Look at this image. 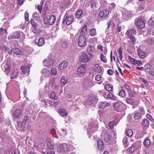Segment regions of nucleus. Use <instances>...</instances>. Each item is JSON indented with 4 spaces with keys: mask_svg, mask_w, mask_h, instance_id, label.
Returning a JSON list of instances; mask_svg holds the SVG:
<instances>
[{
    "mask_svg": "<svg viewBox=\"0 0 154 154\" xmlns=\"http://www.w3.org/2000/svg\"><path fill=\"white\" fill-rule=\"evenodd\" d=\"M67 79L64 76H63L61 79V85L62 86H64L66 83Z\"/></svg>",
    "mask_w": 154,
    "mask_h": 154,
    "instance_id": "nucleus-38",
    "label": "nucleus"
},
{
    "mask_svg": "<svg viewBox=\"0 0 154 154\" xmlns=\"http://www.w3.org/2000/svg\"><path fill=\"white\" fill-rule=\"evenodd\" d=\"M93 71L95 72L100 73L102 72V69L98 64H96L95 65Z\"/></svg>",
    "mask_w": 154,
    "mask_h": 154,
    "instance_id": "nucleus-20",
    "label": "nucleus"
},
{
    "mask_svg": "<svg viewBox=\"0 0 154 154\" xmlns=\"http://www.w3.org/2000/svg\"><path fill=\"white\" fill-rule=\"evenodd\" d=\"M55 20V17L54 15H52L50 16L49 18L48 23L50 25H52L54 23Z\"/></svg>",
    "mask_w": 154,
    "mask_h": 154,
    "instance_id": "nucleus-21",
    "label": "nucleus"
},
{
    "mask_svg": "<svg viewBox=\"0 0 154 154\" xmlns=\"http://www.w3.org/2000/svg\"><path fill=\"white\" fill-rule=\"evenodd\" d=\"M141 124L144 127H148L149 125V122L146 119H143L141 121Z\"/></svg>",
    "mask_w": 154,
    "mask_h": 154,
    "instance_id": "nucleus-31",
    "label": "nucleus"
},
{
    "mask_svg": "<svg viewBox=\"0 0 154 154\" xmlns=\"http://www.w3.org/2000/svg\"><path fill=\"white\" fill-rule=\"evenodd\" d=\"M115 124V121H112L109 122L108 124V126L110 128L113 129Z\"/></svg>",
    "mask_w": 154,
    "mask_h": 154,
    "instance_id": "nucleus-47",
    "label": "nucleus"
},
{
    "mask_svg": "<svg viewBox=\"0 0 154 154\" xmlns=\"http://www.w3.org/2000/svg\"><path fill=\"white\" fill-rule=\"evenodd\" d=\"M20 36L19 32L17 31H15L12 33L8 36V39L10 40L12 39H17L19 38Z\"/></svg>",
    "mask_w": 154,
    "mask_h": 154,
    "instance_id": "nucleus-11",
    "label": "nucleus"
},
{
    "mask_svg": "<svg viewBox=\"0 0 154 154\" xmlns=\"http://www.w3.org/2000/svg\"><path fill=\"white\" fill-rule=\"evenodd\" d=\"M119 95L123 98H125L126 97V93L123 90H122L119 92Z\"/></svg>",
    "mask_w": 154,
    "mask_h": 154,
    "instance_id": "nucleus-40",
    "label": "nucleus"
},
{
    "mask_svg": "<svg viewBox=\"0 0 154 154\" xmlns=\"http://www.w3.org/2000/svg\"><path fill=\"white\" fill-rule=\"evenodd\" d=\"M126 135L129 137H131L133 134V131L131 129H128L126 132Z\"/></svg>",
    "mask_w": 154,
    "mask_h": 154,
    "instance_id": "nucleus-41",
    "label": "nucleus"
},
{
    "mask_svg": "<svg viewBox=\"0 0 154 154\" xmlns=\"http://www.w3.org/2000/svg\"><path fill=\"white\" fill-rule=\"evenodd\" d=\"M50 98L53 100H57L58 99V97L55 95V93L53 91L51 92Z\"/></svg>",
    "mask_w": 154,
    "mask_h": 154,
    "instance_id": "nucleus-36",
    "label": "nucleus"
},
{
    "mask_svg": "<svg viewBox=\"0 0 154 154\" xmlns=\"http://www.w3.org/2000/svg\"><path fill=\"white\" fill-rule=\"evenodd\" d=\"M74 17L73 15H68L67 14H66L63 20L62 23H64L66 22L67 25H69L73 21Z\"/></svg>",
    "mask_w": 154,
    "mask_h": 154,
    "instance_id": "nucleus-2",
    "label": "nucleus"
},
{
    "mask_svg": "<svg viewBox=\"0 0 154 154\" xmlns=\"http://www.w3.org/2000/svg\"><path fill=\"white\" fill-rule=\"evenodd\" d=\"M49 72L48 70L45 69H43L41 71V73L43 74H47Z\"/></svg>",
    "mask_w": 154,
    "mask_h": 154,
    "instance_id": "nucleus-58",
    "label": "nucleus"
},
{
    "mask_svg": "<svg viewBox=\"0 0 154 154\" xmlns=\"http://www.w3.org/2000/svg\"><path fill=\"white\" fill-rule=\"evenodd\" d=\"M11 51L13 52L14 54L16 55H21L22 54V52L18 48H13Z\"/></svg>",
    "mask_w": 154,
    "mask_h": 154,
    "instance_id": "nucleus-22",
    "label": "nucleus"
},
{
    "mask_svg": "<svg viewBox=\"0 0 154 154\" xmlns=\"http://www.w3.org/2000/svg\"><path fill=\"white\" fill-rule=\"evenodd\" d=\"M22 112L20 109L15 110L13 114V117L14 119H19L22 116Z\"/></svg>",
    "mask_w": 154,
    "mask_h": 154,
    "instance_id": "nucleus-9",
    "label": "nucleus"
},
{
    "mask_svg": "<svg viewBox=\"0 0 154 154\" xmlns=\"http://www.w3.org/2000/svg\"><path fill=\"white\" fill-rule=\"evenodd\" d=\"M134 118L135 120L140 119L141 118V115L140 113L136 112L134 115Z\"/></svg>",
    "mask_w": 154,
    "mask_h": 154,
    "instance_id": "nucleus-34",
    "label": "nucleus"
},
{
    "mask_svg": "<svg viewBox=\"0 0 154 154\" xmlns=\"http://www.w3.org/2000/svg\"><path fill=\"white\" fill-rule=\"evenodd\" d=\"M126 102L128 104L132 105L134 103V100L131 97L128 98L126 99Z\"/></svg>",
    "mask_w": 154,
    "mask_h": 154,
    "instance_id": "nucleus-42",
    "label": "nucleus"
},
{
    "mask_svg": "<svg viewBox=\"0 0 154 154\" xmlns=\"http://www.w3.org/2000/svg\"><path fill=\"white\" fill-rule=\"evenodd\" d=\"M95 79L97 81H100L101 79V76L100 75H97L95 76Z\"/></svg>",
    "mask_w": 154,
    "mask_h": 154,
    "instance_id": "nucleus-63",
    "label": "nucleus"
},
{
    "mask_svg": "<svg viewBox=\"0 0 154 154\" xmlns=\"http://www.w3.org/2000/svg\"><path fill=\"white\" fill-rule=\"evenodd\" d=\"M94 83L90 79H85L82 84L83 87L86 89L94 86Z\"/></svg>",
    "mask_w": 154,
    "mask_h": 154,
    "instance_id": "nucleus-1",
    "label": "nucleus"
},
{
    "mask_svg": "<svg viewBox=\"0 0 154 154\" xmlns=\"http://www.w3.org/2000/svg\"><path fill=\"white\" fill-rule=\"evenodd\" d=\"M136 31L135 29H129L127 31L125 35L129 37L136 34Z\"/></svg>",
    "mask_w": 154,
    "mask_h": 154,
    "instance_id": "nucleus-15",
    "label": "nucleus"
},
{
    "mask_svg": "<svg viewBox=\"0 0 154 154\" xmlns=\"http://www.w3.org/2000/svg\"><path fill=\"white\" fill-rule=\"evenodd\" d=\"M123 16L125 17L126 18L128 19L129 17L130 16V14L128 13V11H126L124 14H123Z\"/></svg>",
    "mask_w": 154,
    "mask_h": 154,
    "instance_id": "nucleus-60",
    "label": "nucleus"
},
{
    "mask_svg": "<svg viewBox=\"0 0 154 154\" xmlns=\"http://www.w3.org/2000/svg\"><path fill=\"white\" fill-rule=\"evenodd\" d=\"M122 49L121 48H119L117 50L118 54H119V58L121 60H122L123 57L122 51Z\"/></svg>",
    "mask_w": 154,
    "mask_h": 154,
    "instance_id": "nucleus-39",
    "label": "nucleus"
},
{
    "mask_svg": "<svg viewBox=\"0 0 154 154\" xmlns=\"http://www.w3.org/2000/svg\"><path fill=\"white\" fill-rule=\"evenodd\" d=\"M54 60L51 59L48 57L47 58L45 59L43 61L44 65L47 66L48 68L51 66L52 65L54 64Z\"/></svg>",
    "mask_w": 154,
    "mask_h": 154,
    "instance_id": "nucleus-10",
    "label": "nucleus"
},
{
    "mask_svg": "<svg viewBox=\"0 0 154 154\" xmlns=\"http://www.w3.org/2000/svg\"><path fill=\"white\" fill-rule=\"evenodd\" d=\"M129 38L130 39L131 41L132 42H133L134 44L135 43V42H136V40L134 36H131L129 37Z\"/></svg>",
    "mask_w": 154,
    "mask_h": 154,
    "instance_id": "nucleus-55",
    "label": "nucleus"
},
{
    "mask_svg": "<svg viewBox=\"0 0 154 154\" xmlns=\"http://www.w3.org/2000/svg\"><path fill=\"white\" fill-rule=\"evenodd\" d=\"M150 141L149 139H146L144 140L143 145L145 147H148L150 146Z\"/></svg>",
    "mask_w": 154,
    "mask_h": 154,
    "instance_id": "nucleus-30",
    "label": "nucleus"
},
{
    "mask_svg": "<svg viewBox=\"0 0 154 154\" xmlns=\"http://www.w3.org/2000/svg\"><path fill=\"white\" fill-rule=\"evenodd\" d=\"M50 83L51 85L52 84L51 86L53 89L57 90L59 88V86L56 85L54 80L52 79L50 81Z\"/></svg>",
    "mask_w": 154,
    "mask_h": 154,
    "instance_id": "nucleus-25",
    "label": "nucleus"
},
{
    "mask_svg": "<svg viewBox=\"0 0 154 154\" xmlns=\"http://www.w3.org/2000/svg\"><path fill=\"white\" fill-rule=\"evenodd\" d=\"M134 24L137 28L143 29L145 26L144 21L141 19H137L135 20Z\"/></svg>",
    "mask_w": 154,
    "mask_h": 154,
    "instance_id": "nucleus-4",
    "label": "nucleus"
},
{
    "mask_svg": "<svg viewBox=\"0 0 154 154\" xmlns=\"http://www.w3.org/2000/svg\"><path fill=\"white\" fill-rule=\"evenodd\" d=\"M104 139L106 142H108L109 143H112L115 142V139L112 137L111 134H109L107 137H105Z\"/></svg>",
    "mask_w": 154,
    "mask_h": 154,
    "instance_id": "nucleus-14",
    "label": "nucleus"
},
{
    "mask_svg": "<svg viewBox=\"0 0 154 154\" xmlns=\"http://www.w3.org/2000/svg\"><path fill=\"white\" fill-rule=\"evenodd\" d=\"M89 129L90 131L94 132L97 129V126L96 124H91L89 126Z\"/></svg>",
    "mask_w": 154,
    "mask_h": 154,
    "instance_id": "nucleus-17",
    "label": "nucleus"
},
{
    "mask_svg": "<svg viewBox=\"0 0 154 154\" xmlns=\"http://www.w3.org/2000/svg\"><path fill=\"white\" fill-rule=\"evenodd\" d=\"M59 112L62 116H66L68 115V113L65 109H60L59 110Z\"/></svg>",
    "mask_w": 154,
    "mask_h": 154,
    "instance_id": "nucleus-37",
    "label": "nucleus"
},
{
    "mask_svg": "<svg viewBox=\"0 0 154 154\" xmlns=\"http://www.w3.org/2000/svg\"><path fill=\"white\" fill-rule=\"evenodd\" d=\"M86 39L85 37L83 35H80L79 37L78 44L80 47H83L86 44Z\"/></svg>",
    "mask_w": 154,
    "mask_h": 154,
    "instance_id": "nucleus-3",
    "label": "nucleus"
},
{
    "mask_svg": "<svg viewBox=\"0 0 154 154\" xmlns=\"http://www.w3.org/2000/svg\"><path fill=\"white\" fill-rule=\"evenodd\" d=\"M152 66L149 63L146 64L144 66V71L154 76V72L152 71Z\"/></svg>",
    "mask_w": 154,
    "mask_h": 154,
    "instance_id": "nucleus-8",
    "label": "nucleus"
},
{
    "mask_svg": "<svg viewBox=\"0 0 154 154\" xmlns=\"http://www.w3.org/2000/svg\"><path fill=\"white\" fill-rule=\"evenodd\" d=\"M116 97L114 95L111 93H109V94L107 95L106 97V99L107 100L111 99V100H115Z\"/></svg>",
    "mask_w": 154,
    "mask_h": 154,
    "instance_id": "nucleus-27",
    "label": "nucleus"
},
{
    "mask_svg": "<svg viewBox=\"0 0 154 154\" xmlns=\"http://www.w3.org/2000/svg\"><path fill=\"white\" fill-rule=\"evenodd\" d=\"M146 118L149 120H150L152 122H153L154 121V119L150 115L146 114Z\"/></svg>",
    "mask_w": 154,
    "mask_h": 154,
    "instance_id": "nucleus-56",
    "label": "nucleus"
},
{
    "mask_svg": "<svg viewBox=\"0 0 154 154\" xmlns=\"http://www.w3.org/2000/svg\"><path fill=\"white\" fill-rule=\"evenodd\" d=\"M67 63L65 61H62L59 65L58 68L60 70L66 68L67 66Z\"/></svg>",
    "mask_w": 154,
    "mask_h": 154,
    "instance_id": "nucleus-18",
    "label": "nucleus"
},
{
    "mask_svg": "<svg viewBox=\"0 0 154 154\" xmlns=\"http://www.w3.org/2000/svg\"><path fill=\"white\" fill-rule=\"evenodd\" d=\"M116 5L115 4L113 3L111 4L110 6H109V9L110 10H112L114 9Z\"/></svg>",
    "mask_w": 154,
    "mask_h": 154,
    "instance_id": "nucleus-62",
    "label": "nucleus"
},
{
    "mask_svg": "<svg viewBox=\"0 0 154 154\" xmlns=\"http://www.w3.org/2000/svg\"><path fill=\"white\" fill-rule=\"evenodd\" d=\"M6 32L7 30L6 29L1 28L0 29V36H3L4 34H6Z\"/></svg>",
    "mask_w": 154,
    "mask_h": 154,
    "instance_id": "nucleus-48",
    "label": "nucleus"
},
{
    "mask_svg": "<svg viewBox=\"0 0 154 154\" xmlns=\"http://www.w3.org/2000/svg\"><path fill=\"white\" fill-rule=\"evenodd\" d=\"M154 23V22L152 18H150L148 22V24L149 26H152Z\"/></svg>",
    "mask_w": 154,
    "mask_h": 154,
    "instance_id": "nucleus-61",
    "label": "nucleus"
},
{
    "mask_svg": "<svg viewBox=\"0 0 154 154\" xmlns=\"http://www.w3.org/2000/svg\"><path fill=\"white\" fill-rule=\"evenodd\" d=\"M138 54L140 58L141 59L144 58L146 56V54L143 51H142L140 48L137 49Z\"/></svg>",
    "mask_w": 154,
    "mask_h": 154,
    "instance_id": "nucleus-16",
    "label": "nucleus"
},
{
    "mask_svg": "<svg viewBox=\"0 0 154 154\" xmlns=\"http://www.w3.org/2000/svg\"><path fill=\"white\" fill-rule=\"evenodd\" d=\"M68 149V146L66 144H59L57 146L56 150L58 152L67 151Z\"/></svg>",
    "mask_w": 154,
    "mask_h": 154,
    "instance_id": "nucleus-6",
    "label": "nucleus"
},
{
    "mask_svg": "<svg viewBox=\"0 0 154 154\" xmlns=\"http://www.w3.org/2000/svg\"><path fill=\"white\" fill-rule=\"evenodd\" d=\"M45 44L44 38H40L38 40V46L41 47L43 45Z\"/></svg>",
    "mask_w": 154,
    "mask_h": 154,
    "instance_id": "nucleus-26",
    "label": "nucleus"
},
{
    "mask_svg": "<svg viewBox=\"0 0 154 154\" xmlns=\"http://www.w3.org/2000/svg\"><path fill=\"white\" fill-rule=\"evenodd\" d=\"M3 69H5V71H9L10 69V67L9 64L6 63L3 66Z\"/></svg>",
    "mask_w": 154,
    "mask_h": 154,
    "instance_id": "nucleus-51",
    "label": "nucleus"
},
{
    "mask_svg": "<svg viewBox=\"0 0 154 154\" xmlns=\"http://www.w3.org/2000/svg\"><path fill=\"white\" fill-rule=\"evenodd\" d=\"M146 42L148 44L152 45L154 43V40L153 38H149L146 40Z\"/></svg>",
    "mask_w": 154,
    "mask_h": 154,
    "instance_id": "nucleus-44",
    "label": "nucleus"
},
{
    "mask_svg": "<svg viewBox=\"0 0 154 154\" xmlns=\"http://www.w3.org/2000/svg\"><path fill=\"white\" fill-rule=\"evenodd\" d=\"M105 89L109 91H112L113 90V87L112 86L111 84H106L105 86Z\"/></svg>",
    "mask_w": 154,
    "mask_h": 154,
    "instance_id": "nucleus-33",
    "label": "nucleus"
},
{
    "mask_svg": "<svg viewBox=\"0 0 154 154\" xmlns=\"http://www.w3.org/2000/svg\"><path fill=\"white\" fill-rule=\"evenodd\" d=\"M134 149V146H132L131 147L129 148L128 149V151L129 152V153H131L133 152Z\"/></svg>",
    "mask_w": 154,
    "mask_h": 154,
    "instance_id": "nucleus-57",
    "label": "nucleus"
},
{
    "mask_svg": "<svg viewBox=\"0 0 154 154\" xmlns=\"http://www.w3.org/2000/svg\"><path fill=\"white\" fill-rule=\"evenodd\" d=\"M89 34L91 36H95L97 34V32L95 28L91 29L89 31Z\"/></svg>",
    "mask_w": 154,
    "mask_h": 154,
    "instance_id": "nucleus-32",
    "label": "nucleus"
},
{
    "mask_svg": "<svg viewBox=\"0 0 154 154\" xmlns=\"http://www.w3.org/2000/svg\"><path fill=\"white\" fill-rule=\"evenodd\" d=\"M28 119V117L27 116L24 117L22 121H19L18 122V125L21 126L22 125H25Z\"/></svg>",
    "mask_w": 154,
    "mask_h": 154,
    "instance_id": "nucleus-23",
    "label": "nucleus"
},
{
    "mask_svg": "<svg viewBox=\"0 0 154 154\" xmlns=\"http://www.w3.org/2000/svg\"><path fill=\"white\" fill-rule=\"evenodd\" d=\"M79 60L82 62L86 63L90 60V58L87 54L84 53L80 56Z\"/></svg>",
    "mask_w": 154,
    "mask_h": 154,
    "instance_id": "nucleus-13",
    "label": "nucleus"
},
{
    "mask_svg": "<svg viewBox=\"0 0 154 154\" xmlns=\"http://www.w3.org/2000/svg\"><path fill=\"white\" fill-rule=\"evenodd\" d=\"M100 60L102 61L104 63L107 62V61L106 56L103 54H101L100 55Z\"/></svg>",
    "mask_w": 154,
    "mask_h": 154,
    "instance_id": "nucleus-43",
    "label": "nucleus"
},
{
    "mask_svg": "<svg viewBox=\"0 0 154 154\" xmlns=\"http://www.w3.org/2000/svg\"><path fill=\"white\" fill-rule=\"evenodd\" d=\"M91 7L93 9H95L96 8V3L94 2H91Z\"/></svg>",
    "mask_w": 154,
    "mask_h": 154,
    "instance_id": "nucleus-64",
    "label": "nucleus"
},
{
    "mask_svg": "<svg viewBox=\"0 0 154 154\" xmlns=\"http://www.w3.org/2000/svg\"><path fill=\"white\" fill-rule=\"evenodd\" d=\"M97 147L98 149L101 150L103 149L104 144L103 142L101 140H99L97 142Z\"/></svg>",
    "mask_w": 154,
    "mask_h": 154,
    "instance_id": "nucleus-19",
    "label": "nucleus"
},
{
    "mask_svg": "<svg viewBox=\"0 0 154 154\" xmlns=\"http://www.w3.org/2000/svg\"><path fill=\"white\" fill-rule=\"evenodd\" d=\"M8 47L6 46L5 45H2L1 47V49L2 50V51L4 52L5 53L7 51V50L8 49Z\"/></svg>",
    "mask_w": 154,
    "mask_h": 154,
    "instance_id": "nucleus-45",
    "label": "nucleus"
},
{
    "mask_svg": "<svg viewBox=\"0 0 154 154\" xmlns=\"http://www.w3.org/2000/svg\"><path fill=\"white\" fill-rule=\"evenodd\" d=\"M109 13V12L108 10L104 9L100 12L98 16L99 18L102 20L106 19Z\"/></svg>",
    "mask_w": 154,
    "mask_h": 154,
    "instance_id": "nucleus-5",
    "label": "nucleus"
},
{
    "mask_svg": "<svg viewBox=\"0 0 154 154\" xmlns=\"http://www.w3.org/2000/svg\"><path fill=\"white\" fill-rule=\"evenodd\" d=\"M98 105L99 108H104L106 106V105L104 102H100L99 103Z\"/></svg>",
    "mask_w": 154,
    "mask_h": 154,
    "instance_id": "nucleus-49",
    "label": "nucleus"
},
{
    "mask_svg": "<svg viewBox=\"0 0 154 154\" xmlns=\"http://www.w3.org/2000/svg\"><path fill=\"white\" fill-rule=\"evenodd\" d=\"M128 59L130 60L131 63L134 65L141 66L142 64V62L141 60H138L131 57L130 56L128 57Z\"/></svg>",
    "mask_w": 154,
    "mask_h": 154,
    "instance_id": "nucleus-12",
    "label": "nucleus"
},
{
    "mask_svg": "<svg viewBox=\"0 0 154 154\" xmlns=\"http://www.w3.org/2000/svg\"><path fill=\"white\" fill-rule=\"evenodd\" d=\"M139 111L140 112V113L141 115H144L145 114V111L143 107H139Z\"/></svg>",
    "mask_w": 154,
    "mask_h": 154,
    "instance_id": "nucleus-54",
    "label": "nucleus"
},
{
    "mask_svg": "<svg viewBox=\"0 0 154 154\" xmlns=\"http://www.w3.org/2000/svg\"><path fill=\"white\" fill-rule=\"evenodd\" d=\"M51 73L52 75H55L57 73V69L55 68L52 69L51 70Z\"/></svg>",
    "mask_w": 154,
    "mask_h": 154,
    "instance_id": "nucleus-50",
    "label": "nucleus"
},
{
    "mask_svg": "<svg viewBox=\"0 0 154 154\" xmlns=\"http://www.w3.org/2000/svg\"><path fill=\"white\" fill-rule=\"evenodd\" d=\"M82 11L81 9L78 10L76 12L75 14V17L77 18H79L82 15Z\"/></svg>",
    "mask_w": 154,
    "mask_h": 154,
    "instance_id": "nucleus-35",
    "label": "nucleus"
},
{
    "mask_svg": "<svg viewBox=\"0 0 154 154\" xmlns=\"http://www.w3.org/2000/svg\"><path fill=\"white\" fill-rule=\"evenodd\" d=\"M114 106L115 109H117L120 107V104L119 102H117L114 104Z\"/></svg>",
    "mask_w": 154,
    "mask_h": 154,
    "instance_id": "nucleus-53",
    "label": "nucleus"
},
{
    "mask_svg": "<svg viewBox=\"0 0 154 154\" xmlns=\"http://www.w3.org/2000/svg\"><path fill=\"white\" fill-rule=\"evenodd\" d=\"M42 5L43 4H42V5H38L37 7V8L39 12L40 13H41L42 8Z\"/></svg>",
    "mask_w": 154,
    "mask_h": 154,
    "instance_id": "nucleus-59",
    "label": "nucleus"
},
{
    "mask_svg": "<svg viewBox=\"0 0 154 154\" xmlns=\"http://www.w3.org/2000/svg\"><path fill=\"white\" fill-rule=\"evenodd\" d=\"M30 66L31 65L30 64L22 66L21 67V69L22 72V74H26V75H28L29 73Z\"/></svg>",
    "mask_w": 154,
    "mask_h": 154,
    "instance_id": "nucleus-7",
    "label": "nucleus"
},
{
    "mask_svg": "<svg viewBox=\"0 0 154 154\" xmlns=\"http://www.w3.org/2000/svg\"><path fill=\"white\" fill-rule=\"evenodd\" d=\"M108 26L107 27V28H109L110 26L112 27H113L115 26V24L113 22L112 20H109L107 23Z\"/></svg>",
    "mask_w": 154,
    "mask_h": 154,
    "instance_id": "nucleus-46",
    "label": "nucleus"
},
{
    "mask_svg": "<svg viewBox=\"0 0 154 154\" xmlns=\"http://www.w3.org/2000/svg\"><path fill=\"white\" fill-rule=\"evenodd\" d=\"M85 65L84 64H83L80 66L78 69V72L80 73H84L85 72Z\"/></svg>",
    "mask_w": 154,
    "mask_h": 154,
    "instance_id": "nucleus-24",
    "label": "nucleus"
},
{
    "mask_svg": "<svg viewBox=\"0 0 154 154\" xmlns=\"http://www.w3.org/2000/svg\"><path fill=\"white\" fill-rule=\"evenodd\" d=\"M128 94L130 97H134L136 95L135 93L131 90L128 91Z\"/></svg>",
    "mask_w": 154,
    "mask_h": 154,
    "instance_id": "nucleus-52",
    "label": "nucleus"
},
{
    "mask_svg": "<svg viewBox=\"0 0 154 154\" xmlns=\"http://www.w3.org/2000/svg\"><path fill=\"white\" fill-rule=\"evenodd\" d=\"M87 31V26L86 25H84L83 27L82 28L80 33L82 35H84L86 34Z\"/></svg>",
    "mask_w": 154,
    "mask_h": 154,
    "instance_id": "nucleus-28",
    "label": "nucleus"
},
{
    "mask_svg": "<svg viewBox=\"0 0 154 154\" xmlns=\"http://www.w3.org/2000/svg\"><path fill=\"white\" fill-rule=\"evenodd\" d=\"M95 51L94 47L91 45H89L87 48V51L88 52H94Z\"/></svg>",
    "mask_w": 154,
    "mask_h": 154,
    "instance_id": "nucleus-29",
    "label": "nucleus"
}]
</instances>
